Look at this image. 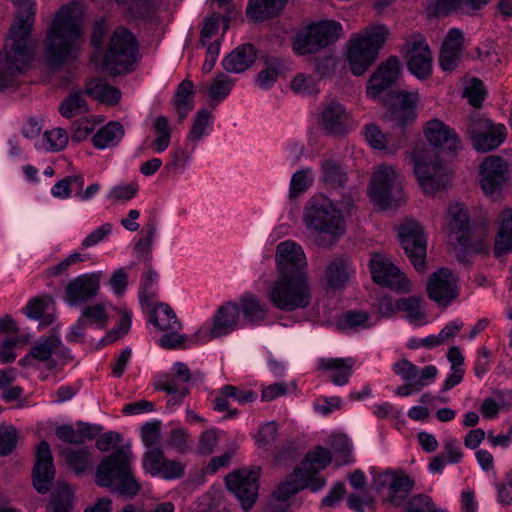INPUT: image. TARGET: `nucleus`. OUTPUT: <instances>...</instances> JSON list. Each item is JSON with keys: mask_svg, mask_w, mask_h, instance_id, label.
<instances>
[{"mask_svg": "<svg viewBox=\"0 0 512 512\" xmlns=\"http://www.w3.org/2000/svg\"><path fill=\"white\" fill-rule=\"evenodd\" d=\"M103 118L100 116H87L76 120L71 129V138L75 142H82L92 138L99 126L103 123Z\"/></svg>", "mask_w": 512, "mask_h": 512, "instance_id": "obj_51", "label": "nucleus"}, {"mask_svg": "<svg viewBox=\"0 0 512 512\" xmlns=\"http://www.w3.org/2000/svg\"><path fill=\"white\" fill-rule=\"evenodd\" d=\"M464 96L473 106H479L485 98L486 91L483 83L475 77H465L463 79Z\"/></svg>", "mask_w": 512, "mask_h": 512, "instance_id": "obj_61", "label": "nucleus"}, {"mask_svg": "<svg viewBox=\"0 0 512 512\" xmlns=\"http://www.w3.org/2000/svg\"><path fill=\"white\" fill-rule=\"evenodd\" d=\"M120 316L118 324L115 328L107 332V334L100 340L101 345L113 343L114 341L126 335L132 324V312L126 306L116 307L114 309Z\"/></svg>", "mask_w": 512, "mask_h": 512, "instance_id": "obj_52", "label": "nucleus"}, {"mask_svg": "<svg viewBox=\"0 0 512 512\" xmlns=\"http://www.w3.org/2000/svg\"><path fill=\"white\" fill-rule=\"evenodd\" d=\"M138 57L137 41L134 35L125 28H117L104 55L103 68L111 74L129 71Z\"/></svg>", "mask_w": 512, "mask_h": 512, "instance_id": "obj_12", "label": "nucleus"}, {"mask_svg": "<svg viewBox=\"0 0 512 512\" xmlns=\"http://www.w3.org/2000/svg\"><path fill=\"white\" fill-rule=\"evenodd\" d=\"M166 458L164 457L161 449L146 450L143 456V469L144 472L157 477L161 473Z\"/></svg>", "mask_w": 512, "mask_h": 512, "instance_id": "obj_63", "label": "nucleus"}, {"mask_svg": "<svg viewBox=\"0 0 512 512\" xmlns=\"http://www.w3.org/2000/svg\"><path fill=\"white\" fill-rule=\"evenodd\" d=\"M132 461V452L125 446L106 456L97 467L96 484L123 496L136 495L139 484L131 470Z\"/></svg>", "mask_w": 512, "mask_h": 512, "instance_id": "obj_7", "label": "nucleus"}, {"mask_svg": "<svg viewBox=\"0 0 512 512\" xmlns=\"http://www.w3.org/2000/svg\"><path fill=\"white\" fill-rule=\"evenodd\" d=\"M237 304L240 316L242 315L245 322L252 326H259L268 318L269 307L253 293L243 295Z\"/></svg>", "mask_w": 512, "mask_h": 512, "instance_id": "obj_36", "label": "nucleus"}, {"mask_svg": "<svg viewBox=\"0 0 512 512\" xmlns=\"http://www.w3.org/2000/svg\"><path fill=\"white\" fill-rule=\"evenodd\" d=\"M372 475L371 487L384 503L392 506H400L406 500L413 488V481L400 470L379 471L376 467H370Z\"/></svg>", "mask_w": 512, "mask_h": 512, "instance_id": "obj_13", "label": "nucleus"}, {"mask_svg": "<svg viewBox=\"0 0 512 512\" xmlns=\"http://www.w3.org/2000/svg\"><path fill=\"white\" fill-rule=\"evenodd\" d=\"M213 115L207 109H200L193 118L187 142L197 143L209 136L213 131Z\"/></svg>", "mask_w": 512, "mask_h": 512, "instance_id": "obj_47", "label": "nucleus"}, {"mask_svg": "<svg viewBox=\"0 0 512 512\" xmlns=\"http://www.w3.org/2000/svg\"><path fill=\"white\" fill-rule=\"evenodd\" d=\"M75 497L73 488L63 482L59 483L51 495V502L46 507L47 512H73Z\"/></svg>", "mask_w": 512, "mask_h": 512, "instance_id": "obj_45", "label": "nucleus"}, {"mask_svg": "<svg viewBox=\"0 0 512 512\" xmlns=\"http://www.w3.org/2000/svg\"><path fill=\"white\" fill-rule=\"evenodd\" d=\"M419 102V93L417 90L399 91L394 98L391 116L398 125H405L415 120L417 116L416 106Z\"/></svg>", "mask_w": 512, "mask_h": 512, "instance_id": "obj_33", "label": "nucleus"}, {"mask_svg": "<svg viewBox=\"0 0 512 512\" xmlns=\"http://www.w3.org/2000/svg\"><path fill=\"white\" fill-rule=\"evenodd\" d=\"M125 130L121 123L110 121L100 125L92 135L91 142L98 150H106L116 147L124 137Z\"/></svg>", "mask_w": 512, "mask_h": 512, "instance_id": "obj_37", "label": "nucleus"}, {"mask_svg": "<svg viewBox=\"0 0 512 512\" xmlns=\"http://www.w3.org/2000/svg\"><path fill=\"white\" fill-rule=\"evenodd\" d=\"M399 242L417 270H423L426 259L427 239L421 224L408 219L397 228Z\"/></svg>", "mask_w": 512, "mask_h": 512, "instance_id": "obj_16", "label": "nucleus"}, {"mask_svg": "<svg viewBox=\"0 0 512 512\" xmlns=\"http://www.w3.org/2000/svg\"><path fill=\"white\" fill-rule=\"evenodd\" d=\"M306 230L318 245H331L346 232V213L323 194L312 196L303 209Z\"/></svg>", "mask_w": 512, "mask_h": 512, "instance_id": "obj_3", "label": "nucleus"}, {"mask_svg": "<svg viewBox=\"0 0 512 512\" xmlns=\"http://www.w3.org/2000/svg\"><path fill=\"white\" fill-rule=\"evenodd\" d=\"M468 134L473 147L479 152H489L499 147L507 137V129L501 123L475 115L470 118Z\"/></svg>", "mask_w": 512, "mask_h": 512, "instance_id": "obj_15", "label": "nucleus"}, {"mask_svg": "<svg viewBox=\"0 0 512 512\" xmlns=\"http://www.w3.org/2000/svg\"><path fill=\"white\" fill-rule=\"evenodd\" d=\"M116 309L106 300H101L82 308L80 316L89 327L102 330L106 328L110 320V311Z\"/></svg>", "mask_w": 512, "mask_h": 512, "instance_id": "obj_38", "label": "nucleus"}, {"mask_svg": "<svg viewBox=\"0 0 512 512\" xmlns=\"http://www.w3.org/2000/svg\"><path fill=\"white\" fill-rule=\"evenodd\" d=\"M389 37V27L380 22L372 23L350 37L346 59L354 75H362L373 64Z\"/></svg>", "mask_w": 512, "mask_h": 512, "instance_id": "obj_6", "label": "nucleus"}, {"mask_svg": "<svg viewBox=\"0 0 512 512\" xmlns=\"http://www.w3.org/2000/svg\"><path fill=\"white\" fill-rule=\"evenodd\" d=\"M241 327L240 309L236 302L223 305L210 323H206L195 333V342L206 343L209 340L227 335Z\"/></svg>", "mask_w": 512, "mask_h": 512, "instance_id": "obj_17", "label": "nucleus"}, {"mask_svg": "<svg viewBox=\"0 0 512 512\" xmlns=\"http://www.w3.org/2000/svg\"><path fill=\"white\" fill-rule=\"evenodd\" d=\"M62 342L57 336L37 340L31 348L30 354L20 359L19 364L28 365L30 359L37 361L39 367L52 370L58 365Z\"/></svg>", "mask_w": 512, "mask_h": 512, "instance_id": "obj_26", "label": "nucleus"}, {"mask_svg": "<svg viewBox=\"0 0 512 512\" xmlns=\"http://www.w3.org/2000/svg\"><path fill=\"white\" fill-rule=\"evenodd\" d=\"M274 262L275 275L309 276L305 251L293 240H284L276 246Z\"/></svg>", "mask_w": 512, "mask_h": 512, "instance_id": "obj_19", "label": "nucleus"}, {"mask_svg": "<svg viewBox=\"0 0 512 512\" xmlns=\"http://www.w3.org/2000/svg\"><path fill=\"white\" fill-rule=\"evenodd\" d=\"M259 469H243L226 477V486L231 491L244 510L250 509L258 496Z\"/></svg>", "mask_w": 512, "mask_h": 512, "instance_id": "obj_23", "label": "nucleus"}, {"mask_svg": "<svg viewBox=\"0 0 512 512\" xmlns=\"http://www.w3.org/2000/svg\"><path fill=\"white\" fill-rule=\"evenodd\" d=\"M342 25L334 20H322L302 27L292 43L297 55L315 53L335 42L342 35Z\"/></svg>", "mask_w": 512, "mask_h": 512, "instance_id": "obj_11", "label": "nucleus"}, {"mask_svg": "<svg viewBox=\"0 0 512 512\" xmlns=\"http://www.w3.org/2000/svg\"><path fill=\"white\" fill-rule=\"evenodd\" d=\"M85 7L73 1L63 5L51 21L45 38L44 57L50 68L73 59L80 50L83 38Z\"/></svg>", "mask_w": 512, "mask_h": 512, "instance_id": "obj_1", "label": "nucleus"}, {"mask_svg": "<svg viewBox=\"0 0 512 512\" xmlns=\"http://www.w3.org/2000/svg\"><path fill=\"white\" fill-rule=\"evenodd\" d=\"M145 311L149 313V322L163 332L158 340L161 347L176 349L184 346L185 337L180 333L182 325L169 305L158 303Z\"/></svg>", "mask_w": 512, "mask_h": 512, "instance_id": "obj_14", "label": "nucleus"}, {"mask_svg": "<svg viewBox=\"0 0 512 512\" xmlns=\"http://www.w3.org/2000/svg\"><path fill=\"white\" fill-rule=\"evenodd\" d=\"M122 5H127L128 10L135 17H147L161 5L162 0H116Z\"/></svg>", "mask_w": 512, "mask_h": 512, "instance_id": "obj_62", "label": "nucleus"}, {"mask_svg": "<svg viewBox=\"0 0 512 512\" xmlns=\"http://www.w3.org/2000/svg\"><path fill=\"white\" fill-rule=\"evenodd\" d=\"M314 175L311 169L298 170L290 180L289 198L296 199L313 183Z\"/></svg>", "mask_w": 512, "mask_h": 512, "instance_id": "obj_59", "label": "nucleus"}, {"mask_svg": "<svg viewBox=\"0 0 512 512\" xmlns=\"http://www.w3.org/2000/svg\"><path fill=\"white\" fill-rule=\"evenodd\" d=\"M463 33L458 29H451L447 33L439 55V65L444 71H452L459 64L463 49Z\"/></svg>", "mask_w": 512, "mask_h": 512, "instance_id": "obj_32", "label": "nucleus"}, {"mask_svg": "<svg viewBox=\"0 0 512 512\" xmlns=\"http://www.w3.org/2000/svg\"><path fill=\"white\" fill-rule=\"evenodd\" d=\"M368 194L379 209L398 206L404 201L401 174L392 165L385 163L377 165L371 176Z\"/></svg>", "mask_w": 512, "mask_h": 512, "instance_id": "obj_8", "label": "nucleus"}, {"mask_svg": "<svg viewBox=\"0 0 512 512\" xmlns=\"http://www.w3.org/2000/svg\"><path fill=\"white\" fill-rule=\"evenodd\" d=\"M15 6V20L0 54V90L8 87L17 73L32 60L35 45L30 41L34 24L35 3L32 0H11Z\"/></svg>", "mask_w": 512, "mask_h": 512, "instance_id": "obj_2", "label": "nucleus"}, {"mask_svg": "<svg viewBox=\"0 0 512 512\" xmlns=\"http://www.w3.org/2000/svg\"><path fill=\"white\" fill-rule=\"evenodd\" d=\"M424 135L428 143L439 152L452 154L459 148V139L456 133L439 119L427 122Z\"/></svg>", "mask_w": 512, "mask_h": 512, "instance_id": "obj_29", "label": "nucleus"}, {"mask_svg": "<svg viewBox=\"0 0 512 512\" xmlns=\"http://www.w3.org/2000/svg\"><path fill=\"white\" fill-rule=\"evenodd\" d=\"M255 57L256 53L252 45H242L224 58L223 67L228 72L241 73L253 64Z\"/></svg>", "mask_w": 512, "mask_h": 512, "instance_id": "obj_42", "label": "nucleus"}, {"mask_svg": "<svg viewBox=\"0 0 512 512\" xmlns=\"http://www.w3.org/2000/svg\"><path fill=\"white\" fill-rule=\"evenodd\" d=\"M286 2L287 0H250L247 16L254 21H263L277 15Z\"/></svg>", "mask_w": 512, "mask_h": 512, "instance_id": "obj_44", "label": "nucleus"}, {"mask_svg": "<svg viewBox=\"0 0 512 512\" xmlns=\"http://www.w3.org/2000/svg\"><path fill=\"white\" fill-rule=\"evenodd\" d=\"M363 135L367 144L384 156L395 155L402 147V138L391 133H385L376 124L364 127Z\"/></svg>", "mask_w": 512, "mask_h": 512, "instance_id": "obj_31", "label": "nucleus"}, {"mask_svg": "<svg viewBox=\"0 0 512 512\" xmlns=\"http://www.w3.org/2000/svg\"><path fill=\"white\" fill-rule=\"evenodd\" d=\"M151 131L152 139L150 142V148L154 153H163L171 143L172 132L168 119L162 115L153 118Z\"/></svg>", "mask_w": 512, "mask_h": 512, "instance_id": "obj_43", "label": "nucleus"}, {"mask_svg": "<svg viewBox=\"0 0 512 512\" xmlns=\"http://www.w3.org/2000/svg\"><path fill=\"white\" fill-rule=\"evenodd\" d=\"M320 119L324 129L332 134H343L353 128L350 114L340 102L335 100L323 105Z\"/></svg>", "mask_w": 512, "mask_h": 512, "instance_id": "obj_30", "label": "nucleus"}, {"mask_svg": "<svg viewBox=\"0 0 512 512\" xmlns=\"http://www.w3.org/2000/svg\"><path fill=\"white\" fill-rule=\"evenodd\" d=\"M508 181L509 167L502 158L488 156L480 164L479 182L486 196L498 197Z\"/></svg>", "mask_w": 512, "mask_h": 512, "instance_id": "obj_22", "label": "nucleus"}, {"mask_svg": "<svg viewBox=\"0 0 512 512\" xmlns=\"http://www.w3.org/2000/svg\"><path fill=\"white\" fill-rule=\"evenodd\" d=\"M413 170L424 193L435 195L444 189L450 181L448 168L433 160L432 152L423 143L415 146L411 154Z\"/></svg>", "mask_w": 512, "mask_h": 512, "instance_id": "obj_9", "label": "nucleus"}, {"mask_svg": "<svg viewBox=\"0 0 512 512\" xmlns=\"http://www.w3.org/2000/svg\"><path fill=\"white\" fill-rule=\"evenodd\" d=\"M35 457L33 485L39 493L44 494L49 491L55 474L50 446L46 441L38 444Z\"/></svg>", "mask_w": 512, "mask_h": 512, "instance_id": "obj_28", "label": "nucleus"}, {"mask_svg": "<svg viewBox=\"0 0 512 512\" xmlns=\"http://www.w3.org/2000/svg\"><path fill=\"white\" fill-rule=\"evenodd\" d=\"M62 457L75 473H82L90 468L93 463L91 453L86 448L63 450Z\"/></svg>", "mask_w": 512, "mask_h": 512, "instance_id": "obj_53", "label": "nucleus"}, {"mask_svg": "<svg viewBox=\"0 0 512 512\" xmlns=\"http://www.w3.org/2000/svg\"><path fill=\"white\" fill-rule=\"evenodd\" d=\"M331 453L324 447H316L307 453L291 475V480L281 483L274 491V497L286 501L299 490L308 488L313 492L321 490L326 480L320 475L331 463Z\"/></svg>", "mask_w": 512, "mask_h": 512, "instance_id": "obj_5", "label": "nucleus"}, {"mask_svg": "<svg viewBox=\"0 0 512 512\" xmlns=\"http://www.w3.org/2000/svg\"><path fill=\"white\" fill-rule=\"evenodd\" d=\"M407 512H448L444 508H437L431 497L424 494L413 496L407 504Z\"/></svg>", "mask_w": 512, "mask_h": 512, "instance_id": "obj_64", "label": "nucleus"}, {"mask_svg": "<svg viewBox=\"0 0 512 512\" xmlns=\"http://www.w3.org/2000/svg\"><path fill=\"white\" fill-rule=\"evenodd\" d=\"M403 55L409 72L417 79L424 80L431 75L432 52L422 35H413L406 41Z\"/></svg>", "mask_w": 512, "mask_h": 512, "instance_id": "obj_21", "label": "nucleus"}, {"mask_svg": "<svg viewBox=\"0 0 512 512\" xmlns=\"http://www.w3.org/2000/svg\"><path fill=\"white\" fill-rule=\"evenodd\" d=\"M67 144L68 135L62 128H53L45 131L41 139L34 143L37 149L51 152L61 151Z\"/></svg>", "mask_w": 512, "mask_h": 512, "instance_id": "obj_50", "label": "nucleus"}, {"mask_svg": "<svg viewBox=\"0 0 512 512\" xmlns=\"http://www.w3.org/2000/svg\"><path fill=\"white\" fill-rule=\"evenodd\" d=\"M491 0H435L430 12L436 15L453 12L472 13L482 9Z\"/></svg>", "mask_w": 512, "mask_h": 512, "instance_id": "obj_41", "label": "nucleus"}, {"mask_svg": "<svg viewBox=\"0 0 512 512\" xmlns=\"http://www.w3.org/2000/svg\"><path fill=\"white\" fill-rule=\"evenodd\" d=\"M427 293L440 306H448L459 295L458 277L447 268L435 271L427 281Z\"/></svg>", "mask_w": 512, "mask_h": 512, "instance_id": "obj_24", "label": "nucleus"}, {"mask_svg": "<svg viewBox=\"0 0 512 512\" xmlns=\"http://www.w3.org/2000/svg\"><path fill=\"white\" fill-rule=\"evenodd\" d=\"M354 365L355 361L352 358H320L317 360L318 369L326 372L336 386L348 384Z\"/></svg>", "mask_w": 512, "mask_h": 512, "instance_id": "obj_34", "label": "nucleus"}, {"mask_svg": "<svg viewBox=\"0 0 512 512\" xmlns=\"http://www.w3.org/2000/svg\"><path fill=\"white\" fill-rule=\"evenodd\" d=\"M193 84L190 81H183L174 96V106L181 118L192 108Z\"/></svg>", "mask_w": 512, "mask_h": 512, "instance_id": "obj_58", "label": "nucleus"}, {"mask_svg": "<svg viewBox=\"0 0 512 512\" xmlns=\"http://www.w3.org/2000/svg\"><path fill=\"white\" fill-rule=\"evenodd\" d=\"M158 280L157 272L148 270L141 280L139 301L143 310L152 306V300L156 295L155 285Z\"/></svg>", "mask_w": 512, "mask_h": 512, "instance_id": "obj_57", "label": "nucleus"}, {"mask_svg": "<svg viewBox=\"0 0 512 512\" xmlns=\"http://www.w3.org/2000/svg\"><path fill=\"white\" fill-rule=\"evenodd\" d=\"M87 110L84 94L75 92L66 97L59 107L60 114L65 118H71Z\"/></svg>", "mask_w": 512, "mask_h": 512, "instance_id": "obj_60", "label": "nucleus"}, {"mask_svg": "<svg viewBox=\"0 0 512 512\" xmlns=\"http://www.w3.org/2000/svg\"><path fill=\"white\" fill-rule=\"evenodd\" d=\"M392 370L402 381L410 383L415 391H420L423 387L432 384L438 375L436 366L428 365L420 369L407 359L395 362Z\"/></svg>", "mask_w": 512, "mask_h": 512, "instance_id": "obj_27", "label": "nucleus"}, {"mask_svg": "<svg viewBox=\"0 0 512 512\" xmlns=\"http://www.w3.org/2000/svg\"><path fill=\"white\" fill-rule=\"evenodd\" d=\"M370 272L374 282L396 292H408L412 288L411 281L389 257L376 253L370 260Z\"/></svg>", "mask_w": 512, "mask_h": 512, "instance_id": "obj_20", "label": "nucleus"}, {"mask_svg": "<svg viewBox=\"0 0 512 512\" xmlns=\"http://www.w3.org/2000/svg\"><path fill=\"white\" fill-rule=\"evenodd\" d=\"M342 322L345 327L367 329L375 326L379 322V317L373 312L353 310L344 315Z\"/></svg>", "mask_w": 512, "mask_h": 512, "instance_id": "obj_56", "label": "nucleus"}, {"mask_svg": "<svg viewBox=\"0 0 512 512\" xmlns=\"http://www.w3.org/2000/svg\"><path fill=\"white\" fill-rule=\"evenodd\" d=\"M284 70L285 66L281 60L272 59L267 67L258 73L256 84L262 89H270L273 87L278 77L284 73Z\"/></svg>", "mask_w": 512, "mask_h": 512, "instance_id": "obj_54", "label": "nucleus"}, {"mask_svg": "<svg viewBox=\"0 0 512 512\" xmlns=\"http://www.w3.org/2000/svg\"><path fill=\"white\" fill-rule=\"evenodd\" d=\"M329 444L334 451L338 465H347L354 461L353 443L346 434L333 432L330 435Z\"/></svg>", "mask_w": 512, "mask_h": 512, "instance_id": "obj_48", "label": "nucleus"}, {"mask_svg": "<svg viewBox=\"0 0 512 512\" xmlns=\"http://www.w3.org/2000/svg\"><path fill=\"white\" fill-rule=\"evenodd\" d=\"M26 316L35 321H39L40 326H46L55 319L54 300L51 296H37L31 299L26 307Z\"/></svg>", "mask_w": 512, "mask_h": 512, "instance_id": "obj_39", "label": "nucleus"}, {"mask_svg": "<svg viewBox=\"0 0 512 512\" xmlns=\"http://www.w3.org/2000/svg\"><path fill=\"white\" fill-rule=\"evenodd\" d=\"M354 273L355 271L348 259L334 257L328 262L323 279L329 289L338 290L349 282Z\"/></svg>", "mask_w": 512, "mask_h": 512, "instance_id": "obj_35", "label": "nucleus"}, {"mask_svg": "<svg viewBox=\"0 0 512 512\" xmlns=\"http://www.w3.org/2000/svg\"><path fill=\"white\" fill-rule=\"evenodd\" d=\"M264 293L271 306L283 312L305 310L313 298L310 276L301 275H274Z\"/></svg>", "mask_w": 512, "mask_h": 512, "instance_id": "obj_4", "label": "nucleus"}, {"mask_svg": "<svg viewBox=\"0 0 512 512\" xmlns=\"http://www.w3.org/2000/svg\"><path fill=\"white\" fill-rule=\"evenodd\" d=\"M76 185L78 189H82L84 185V177L80 174L70 175L57 181L50 189L51 195L59 200H66L72 196V186Z\"/></svg>", "mask_w": 512, "mask_h": 512, "instance_id": "obj_55", "label": "nucleus"}, {"mask_svg": "<svg viewBox=\"0 0 512 512\" xmlns=\"http://www.w3.org/2000/svg\"><path fill=\"white\" fill-rule=\"evenodd\" d=\"M444 231L449 240L466 251L481 252L489 245L488 236L479 237L471 232L467 209L460 203L451 204L448 208Z\"/></svg>", "mask_w": 512, "mask_h": 512, "instance_id": "obj_10", "label": "nucleus"}, {"mask_svg": "<svg viewBox=\"0 0 512 512\" xmlns=\"http://www.w3.org/2000/svg\"><path fill=\"white\" fill-rule=\"evenodd\" d=\"M103 276L102 270H96L70 279L64 288V303L69 307H78L95 298L101 290Z\"/></svg>", "mask_w": 512, "mask_h": 512, "instance_id": "obj_18", "label": "nucleus"}, {"mask_svg": "<svg viewBox=\"0 0 512 512\" xmlns=\"http://www.w3.org/2000/svg\"><path fill=\"white\" fill-rule=\"evenodd\" d=\"M494 245L498 256L512 250V208H505L498 215Z\"/></svg>", "mask_w": 512, "mask_h": 512, "instance_id": "obj_40", "label": "nucleus"}, {"mask_svg": "<svg viewBox=\"0 0 512 512\" xmlns=\"http://www.w3.org/2000/svg\"><path fill=\"white\" fill-rule=\"evenodd\" d=\"M85 90L92 98L110 105L118 103L121 98L119 89L100 80L89 81Z\"/></svg>", "mask_w": 512, "mask_h": 512, "instance_id": "obj_49", "label": "nucleus"}, {"mask_svg": "<svg viewBox=\"0 0 512 512\" xmlns=\"http://www.w3.org/2000/svg\"><path fill=\"white\" fill-rule=\"evenodd\" d=\"M401 75V63L395 56L389 57L380 64L372 74L367 85V95L370 99H380Z\"/></svg>", "mask_w": 512, "mask_h": 512, "instance_id": "obj_25", "label": "nucleus"}, {"mask_svg": "<svg viewBox=\"0 0 512 512\" xmlns=\"http://www.w3.org/2000/svg\"><path fill=\"white\" fill-rule=\"evenodd\" d=\"M194 148L188 149L187 146H176L168 155V161L165 170L174 175L183 174L192 164Z\"/></svg>", "mask_w": 512, "mask_h": 512, "instance_id": "obj_46", "label": "nucleus"}]
</instances>
